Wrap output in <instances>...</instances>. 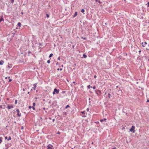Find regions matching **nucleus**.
Instances as JSON below:
<instances>
[{
	"instance_id": "obj_59",
	"label": "nucleus",
	"mask_w": 149,
	"mask_h": 149,
	"mask_svg": "<svg viewBox=\"0 0 149 149\" xmlns=\"http://www.w3.org/2000/svg\"><path fill=\"white\" fill-rule=\"evenodd\" d=\"M91 100V98H89V100Z\"/></svg>"
},
{
	"instance_id": "obj_16",
	"label": "nucleus",
	"mask_w": 149,
	"mask_h": 149,
	"mask_svg": "<svg viewBox=\"0 0 149 149\" xmlns=\"http://www.w3.org/2000/svg\"><path fill=\"white\" fill-rule=\"evenodd\" d=\"M12 64H8V67L9 68H11L12 67Z\"/></svg>"
},
{
	"instance_id": "obj_49",
	"label": "nucleus",
	"mask_w": 149,
	"mask_h": 149,
	"mask_svg": "<svg viewBox=\"0 0 149 149\" xmlns=\"http://www.w3.org/2000/svg\"><path fill=\"white\" fill-rule=\"evenodd\" d=\"M141 52V50H139V53H140V52Z\"/></svg>"
},
{
	"instance_id": "obj_56",
	"label": "nucleus",
	"mask_w": 149,
	"mask_h": 149,
	"mask_svg": "<svg viewBox=\"0 0 149 149\" xmlns=\"http://www.w3.org/2000/svg\"><path fill=\"white\" fill-rule=\"evenodd\" d=\"M63 65H61V67H63Z\"/></svg>"
},
{
	"instance_id": "obj_60",
	"label": "nucleus",
	"mask_w": 149,
	"mask_h": 149,
	"mask_svg": "<svg viewBox=\"0 0 149 149\" xmlns=\"http://www.w3.org/2000/svg\"><path fill=\"white\" fill-rule=\"evenodd\" d=\"M32 89H31V91H32Z\"/></svg>"
},
{
	"instance_id": "obj_51",
	"label": "nucleus",
	"mask_w": 149,
	"mask_h": 149,
	"mask_svg": "<svg viewBox=\"0 0 149 149\" xmlns=\"http://www.w3.org/2000/svg\"><path fill=\"white\" fill-rule=\"evenodd\" d=\"M23 90L24 91H25V89L24 88H23Z\"/></svg>"
},
{
	"instance_id": "obj_2",
	"label": "nucleus",
	"mask_w": 149,
	"mask_h": 149,
	"mask_svg": "<svg viewBox=\"0 0 149 149\" xmlns=\"http://www.w3.org/2000/svg\"><path fill=\"white\" fill-rule=\"evenodd\" d=\"M95 91L96 94L98 96L100 95L101 94V91L98 89L95 90Z\"/></svg>"
},
{
	"instance_id": "obj_37",
	"label": "nucleus",
	"mask_w": 149,
	"mask_h": 149,
	"mask_svg": "<svg viewBox=\"0 0 149 149\" xmlns=\"http://www.w3.org/2000/svg\"><path fill=\"white\" fill-rule=\"evenodd\" d=\"M58 59L60 60V56H59L58 58Z\"/></svg>"
},
{
	"instance_id": "obj_13",
	"label": "nucleus",
	"mask_w": 149,
	"mask_h": 149,
	"mask_svg": "<svg viewBox=\"0 0 149 149\" xmlns=\"http://www.w3.org/2000/svg\"><path fill=\"white\" fill-rule=\"evenodd\" d=\"M87 57V56L85 54H83V57H81L82 58H86Z\"/></svg>"
},
{
	"instance_id": "obj_62",
	"label": "nucleus",
	"mask_w": 149,
	"mask_h": 149,
	"mask_svg": "<svg viewBox=\"0 0 149 149\" xmlns=\"http://www.w3.org/2000/svg\"><path fill=\"white\" fill-rule=\"evenodd\" d=\"M8 78H10V77H8Z\"/></svg>"
},
{
	"instance_id": "obj_5",
	"label": "nucleus",
	"mask_w": 149,
	"mask_h": 149,
	"mask_svg": "<svg viewBox=\"0 0 149 149\" xmlns=\"http://www.w3.org/2000/svg\"><path fill=\"white\" fill-rule=\"evenodd\" d=\"M54 149L53 146L51 144H49L47 146V149Z\"/></svg>"
},
{
	"instance_id": "obj_44",
	"label": "nucleus",
	"mask_w": 149,
	"mask_h": 149,
	"mask_svg": "<svg viewBox=\"0 0 149 149\" xmlns=\"http://www.w3.org/2000/svg\"><path fill=\"white\" fill-rule=\"evenodd\" d=\"M21 14H22V15L23 14H24V13H23V11H22V12H21Z\"/></svg>"
},
{
	"instance_id": "obj_20",
	"label": "nucleus",
	"mask_w": 149,
	"mask_h": 149,
	"mask_svg": "<svg viewBox=\"0 0 149 149\" xmlns=\"http://www.w3.org/2000/svg\"><path fill=\"white\" fill-rule=\"evenodd\" d=\"M81 12L83 13V14H84V12H85V10L84 9H82L81 10Z\"/></svg>"
},
{
	"instance_id": "obj_32",
	"label": "nucleus",
	"mask_w": 149,
	"mask_h": 149,
	"mask_svg": "<svg viewBox=\"0 0 149 149\" xmlns=\"http://www.w3.org/2000/svg\"><path fill=\"white\" fill-rule=\"evenodd\" d=\"M92 88H93L94 89H95L96 88V87L95 86H94L93 87H92Z\"/></svg>"
},
{
	"instance_id": "obj_31",
	"label": "nucleus",
	"mask_w": 149,
	"mask_h": 149,
	"mask_svg": "<svg viewBox=\"0 0 149 149\" xmlns=\"http://www.w3.org/2000/svg\"><path fill=\"white\" fill-rule=\"evenodd\" d=\"M62 70V68L59 69L58 68L57 69L58 70H60V71H61V70Z\"/></svg>"
},
{
	"instance_id": "obj_35",
	"label": "nucleus",
	"mask_w": 149,
	"mask_h": 149,
	"mask_svg": "<svg viewBox=\"0 0 149 149\" xmlns=\"http://www.w3.org/2000/svg\"><path fill=\"white\" fill-rule=\"evenodd\" d=\"M111 95V94L109 93L108 94V97L109 98L110 97V96Z\"/></svg>"
},
{
	"instance_id": "obj_9",
	"label": "nucleus",
	"mask_w": 149,
	"mask_h": 149,
	"mask_svg": "<svg viewBox=\"0 0 149 149\" xmlns=\"http://www.w3.org/2000/svg\"><path fill=\"white\" fill-rule=\"evenodd\" d=\"M36 85H37V84L35 83V84H34L33 85L34 87H33V88L34 90H36Z\"/></svg>"
},
{
	"instance_id": "obj_30",
	"label": "nucleus",
	"mask_w": 149,
	"mask_h": 149,
	"mask_svg": "<svg viewBox=\"0 0 149 149\" xmlns=\"http://www.w3.org/2000/svg\"><path fill=\"white\" fill-rule=\"evenodd\" d=\"M50 62V61L49 60H48L47 61V63L48 64Z\"/></svg>"
},
{
	"instance_id": "obj_55",
	"label": "nucleus",
	"mask_w": 149,
	"mask_h": 149,
	"mask_svg": "<svg viewBox=\"0 0 149 149\" xmlns=\"http://www.w3.org/2000/svg\"><path fill=\"white\" fill-rule=\"evenodd\" d=\"M143 47H144L145 46L144 45H143L142 46Z\"/></svg>"
},
{
	"instance_id": "obj_45",
	"label": "nucleus",
	"mask_w": 149,
	"mask_h": 149,
	"mask_svg": "<svg viewBox=\"0 0 149 149\" xmlns=\"http://www.w3.org/2000/svg\"><path fill=\"white\" fill-rule=\"evenodd\" d=\"M147 44V43L146 42H144V45H146Z\"/></svg>"
},
{
	"instance_id": "obj_39",
	"label": "nucleus",
	"mask_w": 149,
	"mask_h": 149,
	"mask_svg": "<svg viewBox=\"0 0 149 149\" xmlns=\"http://www.w3.org/2000/svg\"><path fill=\"white\" fill-rule=\"evenodd\" d=\"M21 129L22 130H23L24 129V127L23 126H22L21 127Z\"/></svg>"
},
{
	"instance_id": "obj_26",
	"label": "nucleus",
	"mask_w": 149,
	"mask_h": 149,
	"mask_svg": "<svg viewBox=\"0 0 149 149\" xmlns=\"http://www.w3.org/2000/svg\"><path fill=\"white\" fill-rule=\"evenodd\" d=\"M10 1L11 3H13L14 2V0H10Z\"/></svg>"
},
{
	"instance_id": "obj_6",
	"label": "nucleus",
	"mask_w": 149,
	"mask_h": 149,
	"mask_svg": "<svg viewBox=\"0 0 149 149\" xmlns=\"http://www.w3.org/2000/svg\"><path fill=\"white\" fill-rule=\"evenodd\" d=\"M16 111L17 112V115L19 117H20L21 116V113H19V109L16 110Z\"/></svg>"
},
{
	"instance_id": "obj_42",
	"label": "nucleus",
	"mask_w": 149,
	"mask_h": 149,
	"mask_svg": "<svg viewBox=\"0 0 149 149\" xmlns=\"http://www.w3.org/2000/svg\"><path fill=\"white\" fill-rule=\"evenodd\" d=\"M58 64H59V63H58V62H57V63H56V65H58Z\"/></svg>"
},
{
	"instance_id": "obj_41",
	"label": "nucleus",
	"mask_w": 149,
	"mask_h": 149,
	"mask_svg": "<svg viewBox=\"0 0 149 149\" xmlns=\"http://www.w3.org/2000/svg\"><path fill=\"white\" fill-rule=\"evenodd\" d=\"M148 6L149 7V1L148 3Z\"/></svg>"
},
{
	"instance_id": "obj_25",
	"label": "nucleus",
	"mask_w": 149,
	"mask_h": 149,
	"mask_svg": "<svg viewBox=\"0 0 149 149\" xmlns=\"http://www.w3.org/2000/svg\"><path fill=\"white\" fill-rule=\"evenodd\" d=\"M70 107V106L69 105H67V106L65 107V109H67L68 107Z\"/></svg>"
},
{
	"instance_id": "obj_54",
	"label": "nucleus",
	"mask_w": 149,
	"mask_h": 149,
	"mask_svg": "<svg viewBox=\"0 0 149 149\" xmlns=\"http://www.w3.org/2000/svg\"><path fill=\"white\" fill-rule=\"evenodd\" d=\"M86 38H84V40H86Z\"/></svg>"
},
{
	"instance_id": "obj_63",
	"label": "nucleus",
	"mask_w": 149,
	"mask_h": 149,
	"mask_svg": "<svg viewBox=\"0 0 149 149\" xmlns=\"http://www.w3.org/2000/svg\"><path fill=\"white\" fill-rule=\"evenodd\" d=\"M71 149H73V148H71Z\"/></svg>"
},
{
	"instance_id": "obj_19",
	"label": "nucleus",
	"mask_w": 149,
	"mask_h": 149,
	"mask_svg": "<svg viewBox=\"0 0 149 149\" xmlns=\"http://www.w3.org/2000/svg\"><path fill=\"white\" fill-rule=\"evenodd\" d=\"M53 54L52 53H51L49 55V58H50L51 57L53 56Z\"/></svg>"
},
{
	"instance_id": "obj_18",
	"label": "nucleus",
	"mask_w": 149,
	"mask_h": 149,
	"mask_svg": "<svg viewBox=\"0 0 149 149\" xmlns=\"http://www.w3.org/2000/svg\"><path fill=\"white\" fill-rule=\"evenodd\" d=\"M21 23L20 22H18V24H17V25H18L19 26V27H20V26H21Z\"/></svg>"
},
{
	"instance_id": "obj_23",
	"label": "nucleus",
	"mask_w": 149,
	"mask_h": 149,
	"mask_svg": "<svg viewBox=\"0 0 149 149\" xmlns=\"http://www.w3.org/2000/svg\"><path fill=\"white\" fill-rule=\"evenodd\" d=\"M92 86H91L90 85H89L87 86V88L88 89H90L91 88H92Z\"/></svg>"
},
{
	"instance_id": "obj_12",
	"label": "nucleus",
	"mask_w": 149,
	"mask_h": 149,
	"mask_svg": "<svg viewBox=\"0 0 149 149\" xmlns=\"http://www.w3.org/2000/svg\"><path fill=\"white\" fill-rule=\"evenodd\" d=\"M4 63V62L3 61L1 60L0 61V65H3Z\"/></svg>"
},
{
	"instance_id": "obj_40",
	"label": "nucleus",
	"mask_w": 149,
	"mask_h": 149,
	"mask_svg": "<svg viewBox=\"0 0 149 149\" xmlns=\"http://www.w3.org/2000/svg\"><path fill=\"white\" fill-rule=\"evenodd\" d=\"M12 80L11 79H10L9 80V82H10L12 81Z\"/></svg>"
},
{
	"instance_id": "obj_52",
	"label": "nucleus",
	"mask_w": 149,
	"mask_h": 149,
	"mask_svg": "<svg viewBox=\"0 0 149 149\" xmlns=\"http://www.w3.org/2000/svg\"><path fill=\"white\" fill-rule=\"evenodd\" d=\"M43 109H44V110H45V108H44H44H43Z\"/></svg>"
},
{
	"instance_id": "obj_43",
	"label": "nucleus",
	"mask_w": 149,
	"mask_h": 149,
	"mask_svg": "<svg viewBox=\"0 0 149 149\" xmlns=\"http://www.w3.org/2000/svg\"><path fill=\"white\" fill-rule=\"evenodd\" d=\"M147 102H149V99H148L147 101Z\"/></svg>"
},
{
	"instance_id": "obj_17",
	"label": "nucleus",
	"mask_w": 149,
	"mask_h": 149,
	"mask_svg": "<svg viewBox=\"0 0 149 149\" xmlns=\"http://www.w3.org/2000/svg\"><path fill=\"white\" fill-rule=\"evenodd\" d=\"M123 112L124 113H125L126 112V110L124 108H123Z\"/></svg>"
},
{
	"instance_id": "obj_48",
	"label": "nucleus",
	"mask_w": 149,
	"mask_h": 149,
	"mask_svg": "<svg viewBox=\"0 0 149 149\" xmlns=\"http://www.w3.org/2000/svg\"><path fill=\"white\" fill-rule=\"evenodd\" d=\"M55 120V119H53V120H52V121H53V122H54Z\"/></svg>"
},
{
	"instance_id": "obj_24",
	"label": "nucleus",
	"mask_w": 149,
	"mask_h": 149,
	"mask_svg": "<svg viewBox=\"0 0 149 149\" xmlns=\"http://www.w3.org/2000/svg\"><path fill=\"white\" fill-rule=\"evenodd\" d=\"M81 113L83 115H84L85 114V111H82L81 112Z\"/></svg>"
},
{
	"instance_id": "obj_21",
	"label": "nucleus",
	"mask_w": 149,
	"mask_h": 149,
	"mask_svg": "<svg viewBox=\"0 0 149 149\" xmlns=\"http://www.w3.org/2000/svg\"><path fill=\"white\" fill-rule=\"evenodd\" d=\"M96 2H98L99 3H101V1L99 0H95Z\"/></svg>"
},
{
	"instance_id": "obj_8",
	"label": "nucleus",
	"mask_w": 149,
	"mask_h": 149,
	"mask_svg": "<svg viewBox=\"0 0 149 149\" xmlns=\"http://www.w3.org/2000/svg\"><path fill=\"white\" fill-rule=\"evenodd\" d=\"M6 107V105H0V108L2 109H4Z\"/></svg>"
},
{
	"instance_id": "obj_57",
	"label": "nucleus",
	"mask_w": 149,
	"mask_h": 149,
	"mask_svg": "<svg viewBox=\"0 0 149 149\" xmlns=\"http://www.w3.org/2000/svg\"><path fill=\"white\" fill-rule=\"evenodd\" d=\"M28 94H29V92H28L27 93Z\"/></svg>"
},
{
	"instance_id": "obj_64",
	"label": "nucleus",
	"mask_w": 149,
	"mask_h": 149,
	"mask_svg": "<svg viewBox=\"0 0 149 149\" xmlns=\"http://www.w3.org/2000/svg\"><path fill=\"white\" fill-rule=\"evenodd\" d=\"M143 43L142 42V44H143Z\"/></svg>"
},
{
	"instance_id": "obj_28",
	"label": "nucleus",
	"mask_w": 149,
	"mask_h": 149,
	"mask_svg": "<svg viewBox=\"0 0 149 149\" xmlns=\"http://www.w3.org/2000/svg\"><path fill=\"white\" fill-rule=\"evenodd\" d=\"M46 16H47V18H49V15L47 14H46Z\"/></svg>"
},
{
	"instance_id": "obj_46",
	"label": "nucleus",
	"mask_w": 149,
	"mask_h": 149,
	"mask_svg": "<svg viewBox=\"0 0 149 149\" xmlns=\"http://www.w3.org/2000/svg\"><path fill=\"white\" fill-rule=\"evenodd\" d=\"M7 138H8V137H7V136H6V137H5V139H7Z\"/></svg>"
},
{
	"instance_id": "obj_11",
	"label": "nucleus",
	"mask_w": 149,
	"mask_h": 149,
	"mask_svg": "<svg viewBox=\"0 0 149 149\" xmlns=\"http://www.w3.org/2000/svg\"><path fill=\"white\" fill-rule=\"evenodd\" d=\"M4 21V19L3 18L2 16L1 17H0V22H1V21Z\"/></svg>"
},
{
	"instance_id": "obj_34",
	"label": "nucleus",
	"mask_w": 149,
	"mask_h": 149,
	"mask_svg": "<svg viewBox=\"0 0 149 149\" xmlns=\"http://www.w3.org/2000/svg\"><path fill=\"white\" fill-rule=\"evenodd\" d=\"M29 109H30L31 108H32V107L31 106H29Z\"/></svg>"
},
{
	"instance_id": "obj_58",
	"label": "nucleus",
	"mask_w": 149,
	"mask_h": 149,
	"mask_svg": "<svg viewBox=\"0 0 149 149\" xmlns=\"http://www.w3.org/2000/svg\"><path fill=\"white\" fill-rule=\"evenodd\" d=\"M116 148H113V149H115Z\"/></svg>"
},
{
	"instance_id": "obj_10",
	"label": "nucleus",
	"mask_w": 149,
	"mask_h": 149,
	"mask_svg": "<svg viewBox=\"0 0 149 149\" xmlns=\"http://www.w3.org/2000/svg\"><path fill=\"white\" fill-rule=\"evenodd\" d=\"M77 15V12H75V13H74V15L73 16V17L74 18V17H76Z\"/></svg>"
},
{
	"instance_id": "obj_3",
	"label": "nucleus",
	"mask_w": 149,
	"mask_h": 149,
	"mask_svg": "<svg viewBox=\"0 0 149 149\" xmlns=\"http://www.w3.org/2000/svg\"><path fill=\"white\" fill-rule=\"evenodd\" d=\"M59 89H57L55 88L54 90V91L53 92V94L54 95L55 94H58L59 92Z\"/></svg>"
},
{
	"instance_id": "obj_61",
	"label": "nucleus",
	"mask_w": 149,
	"mask_h": 149,
	"mask_svg": "<svg viewBox=\"0 0 149 149\" xmlns=\"http://www.w3.org/2000/svg\"><path fill=\"white\" fill-rule=\"evenodd\" d=\"M72 47H74V46L73 45V46H72Z\"/></svg>"
},
{
	"instance_id": "obj_33",
	"label": "nucleus",
	"mask_w": 149,
	"mask_h": 149,
	"mask_svg": "<svg viewBox=\"0 0 149 149\" xmlns=\"http://www.w3.org/2000/svg\"><path fill=\"white\" fill-rule=\"evenodd\" d=\"M17 100H16L15 101V104H16L17 103Z\"/></svg>"
},
{
	"instance_id": "obj_29",
	"label": "nucleus",
	"mask_w": 149,
	"mask_h": 149,
	"mask_svg": "<svg viewBox=\"0 0 149 149\" xmlns=\"http://www.w3.org/2000/svg\"><path fill=\"white\" fill-rule=\"evenodd\" d=\"M35 105H36L35 103V102L33 103V106L34 107V106H35Z\"/></svg>"
},
{
	"instance_id": "obj_15",
	"label": "nucleus",
	"mask_w": 149,
	"mask_h": 149,
	"mask_svg": "<svg viewBox=\"0 0 149 149\" xmlns=\"http://www.w3.org/2000/svg\"><path fill=\"white\" fill-rule=\"evenodd\" d=\"M3 140V138L2 137H0V144L1 143Z\"/></svg>"
},
{
	"instance_id": "obj_47",
	"label": "nucleus",
	"mask_w": 149,
	"mask_h": 149,
	"mask_svg": "<svg viewBox=\"0 0 149 149\" xmlns=\"http://www.w3.org/2000/svg\"><path fill=\"white\" fill-rule=\"evenodd\" d=\"M89 109H88V108L87 109H86V110H87V111H89Z\"/></svg>"
},
{
	"instance_id": "obj_7",
	"label": "nucleus",
	"mask_w": 149,
	"mask_h": 149,
	"mask_svg": "<svg viewBox=\"0 0 149 149\" xmlns=\"http://www.w3.org/2000/svg\"><path fill=\"white\" fill-rule=\"evenodd\" d=\"M7 108L8 109H9L13 108V106L12 105H10L9 104L7 105Z\"/></svg>"
},
{
	"instance_id": "obj_4",
	"label": "nucleus",
	"mask_w": 149,
	"mask_h": 149,
	"mask_svg": "<svg viewBox=\"0 0 149 149\" xmlns=\"http://www.w3.org/2000/svg\"><path fill=\"white\" fill-rule=\"evenodd\" d=\"M135 126H132L131 128L130 129V131L131 132H132L133 133H134L135 132L134 129H135Z\"/></svg>"
},
{
	"instance_id": "obj_14",
	"label": "nucleus",
	"mask_w": 149,
	"mask_h": 149,
	"mask_svg": "<svg viewBox=\"0 0 149 149\" xmlns=\"http://www.w3.org/2000/svg\"><path fill=\"white\" fill-rule=\"evenodd\" d=\"M107 120V119L105 118H104L103 119H100V121L101 122H102L103 121H106Z\"/></svg>"
},
{
	"instance_id": "obj_1",
	"label": "nucleus",
	"mask_w": 149,
	"mask_h": 149,
	"mask_svg": "<svg viewBox=\"0 0 149 149\" xmlns=\"http://www.w3.org/2000/svg\"><path fill=\"white\" fill-rule=\"evenodd\" d=\"M15 34L13 33H12L11 34H9L7 35L8 36V40L10 42V41L13 39V38L14 37Z\"/></svg>"
},
{
	"instance_id": "obj_22",
	"label": "nucleus",
	"mask_w": 149,
	"mask_h": 149,
	"mask_svg": "<svg viewBox=\"0 0 149 149\" xmlns=\"http://www.w3.org/2000/svg\"><path fill=\"white\" fill-rule=\"evenodd\" d=\"M11 138L10 136H9L8 137V141L9 140H11Z\"/></svg>"
},
{
	"instance_id": "obj_36",
	"label": "nucleus",
	"mask_w": 149,
	"mask_h": 149,
	"mask_svg": "<svg viewBox=\"0 0 149 149\" xmlns=\"http://www.w3.org/2000/svg\"><path fill=\"white\" fill-rule=\"evenodd\" d=\"M32 108H33V110H35V108L33 106V107H32Z\"/></svg>"
},
{
	"instance_id": "obj_50",
	"label": "nucleus",
	"mask_w": 149,
	"mask_h": 149,
	"mask_svg": "<svg viewBox=\"0 0 149 149\" xmlns=\"http://www.w3.org/2000/svg\"><path fill=\"white\" fill-rule=\"evenodd\" d=\"M58 134H60V133L59 132H58V133H57Z\"/></svg>"
},
{
	"instance_id": "obj_38",
	"label": "nucleus",
	"mask_w": 149,
	"mask_h": 149,
	"mask_svg": "<svg viewBox=\"0 0 149 149\" xmlns=\"http://www.w3.org/2000/svg\"><path fill=\"white\" fill-rule=\"evenodd\" d=\"M97 77V76L96 75H95L94 76V78L95 79Z\"/></svg>"
},
{
	"instance_id": "obj_53",
	"label": "nucleus",
	"mask_w": 149,
	"mask_h": 149,
	"mask_svg": "<svg viewBox=\"0 0 149 149\" xmlns=\"http://www.w3.org/2000/svg\"><path fill=\"white\" fill-rule=\"evenodd\" d=\"M8 78V77H6L5 78V79H7Z\"/></svg>"
},
{
	"instance_id": "obj_27",
	"label": "nucleus",
	"mask_w": 149,
	"mask_h": 149,
	"mask_svg": "<svg viewBox=\"0 0 149 149\" xmlns=\"http://www.w3.org/2000/svg\"><path fill=\"white\" fill-rule=\"evenodd\" d=\"M63 115H67V113L66 112H63Z\"/></svg>"
}]
</instances>
